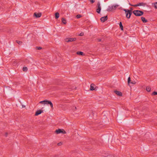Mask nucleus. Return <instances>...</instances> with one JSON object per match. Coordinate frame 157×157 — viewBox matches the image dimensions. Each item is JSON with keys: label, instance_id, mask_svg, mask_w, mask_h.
I'll return each instance as SVG.
<instances>
[{"label": "nucleus", "instance_id": "obj_1", "mask_svg": "<svg viewBox=\"0 0 157 157\" xmlns=\"http://www.w3.org/2000/svg\"><path fill=\"white\" fill-rule=\"evenodd\" d=\"M132 13L135 16L137 17L141 16L144 14L143 11L139 10H134L132 12Z\"/></svg>", "mask_w": 157, "mask_h": 157}, {"label": "nucleus", "instance_id": "obj_2", "mask_svg": "<svg viewBox=\"0 0 157 157\" xmlns=\"http://www.w3.org/2000/svg\"><path fill=\"white\" fill-rule=\"evenodd\" d=\"M55 132L57 134H58L60 133L63 134H65L66 133V131L63 129H59L56 130Z\"/></svg>", "mask_w": 157, "mask_h": 157}, {"label": "nucleus", "instance_id": "obj_3", "mask_svg": "<svg viewBox=\"0 0 157 157\" xmlns=\"http://www.w3.org/2000/svg\"><path fill=\"white\" fill-rule=\"evenodd\" d=\"M44 104H49L50 105V106L52 108H53V105L50 101L47 100H45V102L44 103Z\"/></svg>", "mask_w": 157, "mask_h": 157}, {"label": "nucleus", "instance_id": "obj_4", "mask_svg": "<svg viewBox=\"0 0 157 157\" xmlns=\"http://www.w3.org/2000/svg\"><path fill=\"white\" fill-rule=\"evenodd\" d=\"M136 83V82L134 80H131L130 77H128V86H129L130 84H134Z\"/></svg>", "mask_w": 157, "mask_h": 157}, {"label": "nucleus", "instance_id": "obj_5", "mask_svg": "<svg viewBox=\"0 0 157 157\" xmlns=\"http://www.w3.org/2000/svg\"><path fill=\"white\" fill-rule=\"evenodd\" d=\"M76 38H68L66 39L65 41L67 42H70L74 41L76 40Z\"/></svg>", "mask_w": 157, "mask_h": 157}, {"label": "nucleus", "instance_id": "obj_6", "mask_svg": "<svg viewBox=\"0 0 157 157\" xmlns=\"http://www.w3.org/2000/svg\"><path fill=\"white\" fill-rule=\"evenodd\" d=\"M97 6H98V8L97 10V12L98 13H99L101 10V7L100 5V3L99 2H98Z\"/></svg>", "mask_w": 157, "mask_h": 157}, {"label": "nucleus", "instance_id": "obj_7", "mask_svg": "<svg viewBox=\"0 0 157 157\" xmlns=\"http://www.w3.org/2000/svg\"><path fill=\"white\" fill-rule=\"evenodd\" d=\"M108 19V17L107 16H106L105 17H101L100 19V20L102 22H104L106 21Z\"/></svg>", "mask_w": 157, "mask_h": 157}, {"label": "nucleus", "instance_id": "obj_8", "mask_svg": "<svg viewBox=\"0 0 157 157\" xmlns=\"http://www.w3.org/2000/svg\"><path fill=\"white\" fill-rule=\"evenodd\" d=\"M114 92L118 96H122V93L120 91L115 90L114 91Z\"/></svg>", "mask_w": 157, "mask_h": 157}, {"label": "nucleus", "instance_id": "obj_9", "mask_svg": "<svg viewBox=\"0 0 157 157\" xmlns=\"http://www.w3.org/2000/svg\"><path fill=\"white\" fill-rule=\"evenodd\" d=\"M41 16V13H34V16H35L36 18H38L40 17Z\"/></svg>", "mask_w": 157, "mask_h": 157}, {"label": "nucleus", "instance_id": "obj_10", "mask_svg": "<svg viewBox=\"0 0 157 157\" xmlns=\"http://www.w3.org/2000/svg\"><path fill=\"white\" fill-rule=\"evenodd\" d=\"M43 112V110H39L37 111L35 113V116H37L40 114L41 113Z\"/></svg>", "mask_w": 157, "mask_h": 157}, {"label": "nucleus", "instance_id": "obj_11", "mask_svg": "<svg viewBox=\"0 0 157 157\" xmlns=\"http://www.w3.org/2000/svg\"><path fill=\"white\" fill-rule=\"evenodd\" d=\"M141 19L142 22L144 23H146L148 21L144 17H141Z\"/></svg>", "mask_w": 157, "mask_h": 157}, {"label": "nucleus", "instance_id": "obj_12", "mask_svg": "<svg viewBox=\"0 0 157 157\" xmlns=\"http://www.w3.org/2000/svg\"><path fill=\"white\" fill-rule=\"evenodd\" d=\"M137 4L138 6H144L145 5H146V3H144V2L139 3Z\"/></svg>", "mask_w": 157, "mask_h": 157}, {"label": "nucleus", "instance_id": "obj_13", "mask_svg": "<svg viewBox=\"0 0 157 157\" xmlns=\"http://www.w3.org/2000/svg\"><path fill=\"white\" fill-rule=\"evenodd\" d=\"M77 54L78 55H80L81 56H84L85 54L83 53V52H77Z\"/></svg>", "mask_w": 157, "mask_h": 157}, {"label": "nucleus", "instance_id": "obj_14", "mask_svg": "<svg viewBox=\"0 0 157 157\" xmlns=\"http://www.w3.org/2000/svg\"><path fill=\"white\" fill-rule=\"evenodd\" d=\"M95 86L93 84H91L90 85V90H94V86Z\"/></svg>", "mask_w": 157, "mask_h": 157}, {"label": "nucleus", "instance_id": "obj_15", "mask_svg": "<svg viewBox=\"0 0 157 157\" xmlns=\"http://www.w3.org/2000/svg\"><path fill=\"white\" fill-rule=\"evenodd\" d=\"M118 6V5H113L111 6V8L112 9V10H115L117 7Z\"/></svg>", "mask_w": 157, "mask_h": 157}, {"label": "nucleus", "instance_id": "obj_16", "mask_svg": "<svg viewBox=\"0 0 157 157\" xmlns=\"http://www.w3.org/2000/svg\"><path fill=\"white\" fill-rule=\"evenodd\" d=\"M61 20H62V21L63 24H66L67 21H66V20L65 19H64V18H62Z\"/></svg>", "mask_w": 157, "mask_h": 157}, {"label": "nucleus", "instance_id": "obj_17", "mask_svg": "<svg viewBox=\"0 0 157 157\" xmlns=\"http://www.w3.org/2000/svg\"><path fill=\"white\" fill-rule=\"evenodd\" d=\"M55 18L56 19H58L59 17V13L58 12H56L55 14Z\"/></svg>", "mask_w": 157, "mask_h": 157}, {"label": "nucleus", "instance_id": "obj_18", "mask_svg": "<svg viewBox=\"0 0 157 157\" xmlns=\"http://www.w3.org/2000/svg\"><path fill=\"white\" fill-rule=\"evenodd\" d=\"M112 10V9L111 8V6H109L108 8L107 9V11H111Z\"/></svg>", "mask_w": 157, "mask_h": 157}, {"label": "nucleus", "instance_id": "obj_19", "mask_svg": "<svg viewBox=\"0 0 157 157\" xmlns=\"http://www.w3.org/2000/svg\"><path fill=\"white\" fill-rule=\"evenodd\" d=\"M119 25H120V28L121 29V30H123V26L122 25V23L121 22H120Z\"/></svg>", "mask_w": 157, "mask_h": 157}, {"label": "nucleus", "instance_id": "obj_20", "mask_svg": "<svg viewBox=\"0 0 157 157\" xmlns=\"http://www.w3.org/2000/svg\"><path fill=\"white\" fill-rule=\"evenodd\" d=\"M146 90L148 92H150L151 90V88L150 86H147L146 87Z\"/></svg>", "mask_w": 157, "mask_h": 157}, {"label": "nucleus", "instance_id": "obj_21", "mask_svg": "<svg viewBox=\"0 0 157 157\" xmlns=\"http://www.w3.org/2000/svg\"><path fill=\"white\" fill-rule=\"evenodd\" d=\"M22 70L23 71L26 72L28 70V68L26 67H23Z\"/></svg>", "mask_w": 157, "mask_h": 157}, {"label": "nucleus", "instance_id": "obj_22", "mask_svg": "<svg viewBox=\"0 0 157 157\" xmlns=\"http://www.w3.org/2000/svg\"><path fill=\"white\" fill-rule=\"evenodd\" d=\"M16 42L19 44H21L22 43V42L21 41L18 40H16Z\"/></svg>", "mask_w": 157, "mask_h": 157}, {"label": "nucleus", "instance_id": "obj_23", "mask_svg": "<svg viewBox=\"0 0 157 157\" xmlns=\"http://www.w3.org/2000/svg\"><path fill=\"white\" fill-rule=\"evenodd\" d=\"M153 4V3L152 4ZM154 6L155 9H157V2H155L154 3Z\"/></svg>", "mask_w": 157, "mask_h": 157}, {"label": "nucleus", "instance_id": "obj_24", "mask_svg": "<svg viewBox=\"0 0 157 157\" xmlns=\"http://www.w3.org/2000/svg\"><path fill=\"white\" fill-rule=\"evenodd\" d=\"M129 4L130 6H134V7L138 6V4H136V5H132L130 3H129Z\"/></svg>", "mask_w": 157, "mask_h": 157}, {"label": "nucleus", "instance_id": "obj_25", "mask_svg": "<svg viewBox=\"0 0 157 157\" xmlns=\"http://www.w3.org/2000/svg\"><path fill=\"white\" fill-rule=\"evenodd\" d=\"M132 12H131V10H128V14L129 15H131L132 14Z\"/></svg>", "mask_w": 157, "mask_h": 157}, {"label": "nucleus", "instance_id": "obj_26", "mask_svg": "<svg viewBox=\"0 0 157 157\" xmlns=\"http://www.w3.org/2000/svg\"><path fill=\"white\" fill-rule=\"evenodd\" d=\"M152 95H157V92H156V91H154L152 93Z\"/></svg>", "mask_w": 157, "mask_h": 157}, {"label": "nucleus", "instance_id": "obj_27", "mask_svg": "<svg viewBox=\"0 0 157 157\" xmlns=\"http://www.w3.org/2000/svg\"><path fill=\"white\" fill-rule=\"evenodd\" d=\"M81 15H80V14H78L77 15L76 17L77 18H80L81 17Z\"/></svg>", "mask_w": 157, "mask_h": 157}, {"label": "nucleus", "instance_id": "obj_28", "mask_svg": "<svg viewBox=\"0 0 157 157\" xmlns=\"http://www.w3.org/2000/svg\"><path fill=\"white\" fill-rule=\"evenodd\" d=\"M84 35V33L83 32L81 33L80 34H79L78 35L80 36H82Z\"/></svg>", "mask_w": 157, "mask_h": 157}, {"label": "nucleus", "instance_id": "obj_29", "mask_svg": "<svg viewBox=\"0 0 157 157\" xmlns=\"http://www.w3.org/2000/svg\"><path fill=\"white\" fill-rule=\"evenodd\" d=\"M36 49L38 50H40L42 49V48L40 47H36Z\"/></svg>", "mask_w": 157, "mask_h": 157}, {"label": "nucleus", "instance_id": "obj_30", "mask_svg": "<svg viewBox=\"0 0 157 157\" xmlns=\"http://www.w3.org/2000/svg\"><path fill=\"white\" fill-rule=\"evenodd\" d=\"M97 40L98 41V42L101 41L102 42H103V41H102L101 39H97Z\"/></svg>", "mask_w": 157, "mask_h": 157}, {"label": "nucleus", "instance_id": "obj_31", "mask_svg": "<svg viewBox=\"0 0 157 157\" xmlns=\"http://www.w3.org/2000/svg\"><path fill=\"white\" fill-rule=\"evenodd\" d=\"M45 102V100L40 101V103H43L44 104V103Z\"/></svg>", "mask_w": 157, "mask_h": 157}, {"label": "nucleus", "instance_id": "obj_32", "mask_svg": "<svg viewBox=\"0 0 157 157\" xmlns=\"http://www.w3.org/2000/svg\"><path fill=\"white\" fill-rule=\"evenodd\" d=\"M62 144V143L61 142L57 144V145L58 146H60Z\"/></svg>", "mask_w": 157, "mask_h": 157}, {"label": "nucleus", "instance_id": "obj_33", "mask_svg": "<svg viewBox=\"0 0 157 157\" xmlns=\"http://www.w3.org/2000/svg\"><path fill=\"white\" fill-rule=\"evenodd\" d=\"M133 10V8H132V7H130V10H131V12H132V10Z\"/></svg>", "mask_w": 157, "mask_h": 157}, {"label": "nucleus", "instance_id": "obj_34", "mask_svg": "<svg viewBox=\"0 0 157 157\" xmlns=\"http://www.w3.org/2000/svg\"><path fill=\"white\" fill-rule=\"evenodd\" d=\"M124 11L125 12V13H127L128 12V10L127 9H124Z\"/></svg>", "mask_w": 157, "mask_h": 157}, {"label": "nucleus", "instance_id": "obj_35", "mask_svg": "<svg viewBox=\"0 0 157 157\" xmlns=\"http://www.w3.org/2000/svg\"><path fill=\"white\" fill-rule=\"evenodd\" d=\"M8 133L7 132H6L5 133V136L6 137H7V136H8Z\"/></svg>", "mask_w": 157, "mask_h": 157}, {"label": "nucleus", "instance_id": "obj_36", "mask_svg": "<svg viewBox=\"0 0 157 157\" xmlns=\"http://www.w3.org/2000/svg\"><path fill=\"white\" fill-rule=\"evenodd\" d=\"M126 17L127 18H128V12H127V13H126Z\"/></svg>", "mask_w": 157, "mask_h": 157}, {"label": "nucleus", "instance_id": "obj_37", "mask_svg": "<svg viewBox=\"0 0 157 157\" xmlns=\"http://www.w3.org/2000/svg\"><path fill=\"white\" fill-rule=\"evenodd\" d=\"M131 15H129V16L128 17V19L129 18L131 17Z\"/></svg>", "mask_w": 157, "mask_h": 157}, {"label": "nucleus", "instance_id": "obj_38", "mask_svg": "<svg viewBox=\"0 0 157 157\" xmlns=\"http://www.w3.org/2000/svg\"><path fill=\"white\" fill-rule=\"evenodd\" d=\"M75 109H77L76 107H75Z\"/></svg>", "mask_w": 157, "mask_h": 157}]
</instances>
